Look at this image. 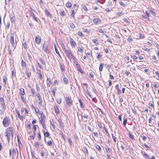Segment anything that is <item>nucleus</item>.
I'll use <instances>...</instances> for the list:
<instances>
[{"mask_svg":"<svg viewBox=\"0 0 159 159\" xmlns=\"http://www.w3.org/2000/svg\"><path fill=\"white\" fill-rule=\"evenodd\" d=\"M59 123L60 127H61L62 129H63L64 127V125L63 124V123L60 120L59 121Z\"/></svg>","mask_w":159,"mask_h":159,"instance_id":"dca6fc26","label":"nucleus"},{"mask_svg":"<svg viewBox=\"0 0 159 159\" xmlns=\"http://www.w3.org/2000/svg\"><path fill=\"white\" fill-rule=\"evenodd\" d=\"M106 150L108 153H111V150L108 147H107L105 148Z\"/></svg>","mask_w":159,"mask_h":159,"instance_id":"a878e982","label":"nucleus"},{"mask_svg":"<svg viewBox=\"0 0 159 159\" xmlns=\"http://www.w3.org/2000/svg\"><path fill=\"white\" fill-rule=\"evenodd\" d=\"M43 50L45 51L46 52H48V46L47 43H44L43 47Z\"/></svg>","mask_w":159,"mask_h":159,"instance_id":"6e6552de","label":"nucleus"},{"mask_svg":"<svg viewBox=\"0 0 159 159\" xmlns=\"http://www.w3.org/2000/svg\"><path fill=\"white\" fill-rule=\"evenodd\" d=\"M141 153H142V154L143 156H145L144 157L145 158H149L148 155L147 153H146L145 152H143V151H142Z\"/></svg>","mask_w":159,"mask_h":159,"instance_id":"f3484780","label":"nucleus"},{"mask_svg":"<svg viewBox=\"0 0 159 159\" xmlns=\"http://www.w3.org/2000/svg\"><path fill=\"white\" fill-rule=\"evenodd\" d=\"M38 139H39V140H41V135L40 134V131L38 132Z\"/></svg>","mask_w":159,"mask_h":159,"instance_id":"4c0bfd02","label":"nucleus"},{"mask_svg":"<svg viewBox=\"0 0 159 159\" xmlns=\"http://www.w3.org/2000/svg\"><path fill=\"white\" fill-rule=\"evenodd\" d=\"M14 34L13 33H11L10 39V42L11 44L13 50H14L17 44V41L16 40L15 41H14Z\"/></svg>","mask_w":159,"mask_h":159,"instance_id":"f257e3e1","label":"nucleus"},{"mask_svg":"<svg viewBox=\"0 0 159 159\" xmlns=\"http://www.w3.org/2000/svg\"><path fill=\"white\" fill-rule=\"evenodd\" d=\"M31 91L33 94L34 95L35 94V90L34 89H31Z\"/></svg>","mask_w":159,"mask_h":159,"instance_id":"bf43d9fd","label":"nucleus"},{"mask_svg":"<svg viewBox=\"0 0 159 159\" xmlns=\"http://www.w3.org/2000/svg\"><path fill=\"white\" fill-rule=\"evenodd\" d=\"M79 101L80 102V105L81 107V108H83L84 106L83 105V103L81 99H79Z\"/></svg>","mask_w":159,"mask_h":159,"instance_id":"37998d69","label":"nucleus"},{"mask_svg":"<svg viewBox=\"0 0 159 159\" xmlns=\"http://www.w3.org/2000/svg\"><path fill=\"white\" fill-rule=\"evenodd\" d=\"M127 119L126 118H125V119H124V121H123V125L124 126H125L126 125V123H127Z\"/></svg>","mask_w":159,"mask_h":159,"instance_id":"58836bf2","label":"nucleus"},{"mask_svg":"<svg viewBox=\"0 0 159 159\" xmlns=\"http://www.w3.org/2000/svg\"><path fill=\"white\" fill-rule=\"evenodd\" d=\"M112 137L115 143H116V137L115 136H113V135H112Z\"/></svg>","mask_w":159,"mask_h":159,"instance_id":"052dcab7","label":"nucleus"},{"mask_svg":"<svg viewBox=\"0 0 159 159\" xmlns=\"http://www.w3.org/2000/svg\"><path fill=\"white\" fill-rule=\"evenodd\" d=\"M64 52L70 60L75 58V57L70 50L66 49Z\"/></svg>","mask_w":159,"mask_h":159,"instance_id":"7ed1b4c3","label":"nucleus"},{"mask_svg":"<svg viewBox=\"0 0 159 159\" xmlns=\"http://www.w3.org/2000/svg\"><path fill=\"white\" fill-rule=\"evenodd\" d=\"M60 68L62 72H64L65 71V69L64 65H62L61 64H60Z\"/></svg>","mask_w":159,"mask_h":159,"instance_id":"bb28decb","label":"nucleus"},{"mask_svg":"<svg viewBox=\"0 0 159 159\" xmlns=\"http://www.w3.org/2000/svg\"><path fill=\"white\" fill-rule=\"evenodd\" d=\"M127 40L128 42H130L133 40V39L132 38L130 37H129L127 39Z\"/></svg>","mask_w":159,"mask_h":159,"instance_id":"13d9d810","label":"nucleus"},{"mask_svg":"<svg viewBox=\"0 0 159 159\" xmlns=\"http://www.w3.org/2000/svg\"><path fill=\"white\" fill-rule=\"evenodd\" d=\"M119 3L120 5L122 6L123 7H125V3L121 1L119 2Z\"/></svg>","mask_w":159,"mask_h":159,"instance_id":"603ef678","label":"nucleus"},{"mask_svg":"<svg viewBox=\"0 0 159 159\" xmlns=\"http://www.w3.org/2000/svg\"><path fill=\"white\" fill-rule=\"evenodd\" d=\"M78 34L79 36H82L83 34L81 32L79 31L78 32Z\"/></svg>","mask_w":159,"mask_h":159,"instance_id":"e2e57ef3","label":"nucleus"},{"mask_svg":"<svg viewBox=\"0 0 159 159\" xmlns=\"http://www.w3.org/2000/svg\"><path fill=\"white\" fill-rule=\"evenodd\" d=\"M96 148L98 151H101V147L99 145H96Z\"/></svg>","mask_w":159,"mask_h":159,"instance_id":"c9c22d12","label":"nucleus"},{"mask_svg":"<svg viewBox=\"0 0 159 159\" xmlns=\"http://www.w3.org/2000/svg\"><path fill=\"white\" fill-rule=\"evenodd\" d=\"M10 18L12 23L14 22V16L13 14L10 15Z\"/></svg>","mask_w":159,"mask_h":159,"instance_id":"4be33fe9","label":"nucleus"},{"mask_svg":"<svg viewBox=\"0 0 159 159\" xmlns=\"http://www.w3.org/2000/svg\"><path fill=\"white\" fill-rule=\"evenodd\" d=\"M20 94L23 95L25 94V92L24 89L23 88H21L20 89Z\"/></svg>","mask_w":159,"mask_h":159,"instance_id":"7c9ffc66","label":"nucleus"},{"mask_svg":"<svg viewBox=\"0 0 159 159\" xmlns=\"http://www.w3.org/2000/svg\"><path fill=\"white\" fill-rule=\"evenodd\" d=\"M70 44L72 48H75L76 46V42L74 41L72 38H70Z\"/></svg>","mask_w":159,"mask_h":159,"instance_id":"423d86ee","label":"nucleus"},{"mask_svg":"<svg viewBox=\"0 0 159 159\" xmlns=\"http://www.w3.org/2000/svg\"><path fill=\"white\" fill-rule=\"evenodd\" d=\"M41 38L39 36L38 37L36 36L35 39V41L37 44H39L41 41Z\"/></svg>","mask_w":159,"mask_h":159,"instance_id":"0eeeda50","label":"nucleus"},{"mask_svg":"<svg viewBox=\"0 0 159 159\" xmlns=\"http://www.w3.org/2000/svg\"><path fill=\"white\" fill-rule=\"evenodd\" d=\"M2 122L4 126L6 127L8 126L10 123V121L9 118L6 117L4 119Z\"/></svg>","mask_w":159,"mask_h":159,"instance_id":"20e7f679","label":"nucleus"},{"mask_svg":"<svg viewBox=\"0 0 159 159\" xmlns=\"http://www.w3.org/2000/svg\"><path fill=\"white\" fill-rule=\"evenodd\" d=\"M115 88L117 90V93L118 94H120L121 93V91L119 88V84H117L115 86Z\"/></svg>","mask_w":159,"mask_h":159,"instance_id":"ddd939ff","label":"nucleus"},{"mask_svg":"<svg viewBox=\"0 0 159 159\" xmlns=\"http://www.w3.org/2000/svg\"><path fill=\"white\" fill-rule=\"evenodd\" d=\"M32 17H33V19L35 21H37V18H36L34 15H33L32 16Z\"/></svg>","mask_w":159,"mask_h":159,"instance_id":"680f3d73","label":"nucleus"},{"mask_svg":"<svg viewBox=\"0 0 159 159\" xmlns=\"http://www.w3.org/2000/svg\"><path fill=\"white\" fill-rule=\"evenodd\" d=\"M21 66L23 68L26 67V62L23 60H22L21 61Z\"/></svg>","mask_w":159,"mask_h":159,"instance_id":"6ab92c4d","label":"nucleus"},{"mask_svg":"<svg viewBox=\"0 0 159 159\" xmlns=\"http://www.w3.org/2000/svg\"><path fill=\"white\" fill-rule=\"evenodd\" d=\"M82 117H84L85 119H87L88 117V115L87 114H84V115L82 116Z\"/></svg>","mask_w":159,"mask_h":159,"instance_id":"864d4df0","label":"nucleus"},{"mask_svg":"<svg viewBox=\"0 0 159 159\" xmlns=\"http://www.w3.org/2000/svg\"><path fill=\"white\" fill-rule=\"evenodd\" d=\"M34 146L36 147H39V143L38 142H36L34 143Z\"/></svg>","mask_w":159,"mask_h":159,"instance_id":"8fccbe9b","label":"nucleus"},{"mask_svg":"<svg viewBox=\"0 0 159 159\" xmlns=\"http://www.w3.org/2000/svg\"><path fill=\"white\" fill-rule=\"evenodd\" d=\"M36 125H34V126H33V128L34 129V134H35V131H36V129H37V128H36Z\"/></svg>","mask_w":159,"mask_h":159,"instance_id":"4d7b16f0","label":"nucleus"},{"mask_svg":"<svg viewBox=\"0 0 159 159\" xmlns=\"http://www.w3.org/2000/svg\"><path fill=\"white\" fill-rule=\"evenodd\" d=\"M104 64V63H101L100 64L99 67V70L100 71H102L103 68V66Z\"/></svg>","mask_w":159,"mask_h":159,"instance_id":"393cba45","label":"nucleus"},{"mask_svg":"<svg viewBox=\"0 0 159 159\" xmlns=\"http://www.w3.org/2000/svg\"><path fill=\"white\" fill-rule=\"evenodd\" d=\"M54 108L55 109L56 113H59L60 111L59 108H58V107L57 106H54Z\"/></svg>","mask_w":159,"mask_h":159,"instance_id":"412c9836","label":"nucleus"},{"mask_svg":"<svg viewBox=\"0 0 159 159\" xmlns=\"http://www.w3.org/2000/svg\"><path fill=\"white\" fill-rule=\"evenodd\" d=\"M40 123L42 125L44 123V121L43 120L42 118L41 117V120H40Z\"/></svg>","mask_w":159,"mask_h":159,"instance_id":"6e6d98bb","label":"nucleus"},{"mask_svg":"<svg viewBox=\"0 0 159 159\" xmlns=\"http://www.w3.org/2000/svg\"><path fill=\"white\" fill-rule=\"evenodd\" d=\"M101 21L99 19L97 18H94L93 20V23L96 24L100 23L101 22Z\"/></svg>","mask_w":159,"mask_h":159,"instance_id":"9d476101","label":"nucleus"},{"mask_svg":"<svg viewBox=\"0 0 159 159\" xmlns=\"http://www.w3.org/2000/svg\"><path fill=\"white\" fill-rule=\"evenodd\" d=\"M99 32L101 33L104 34V31L102 29H100L99 30Z\"/></svg>","mask_w":159,"mask_h":159,"instance_id":"0e129e2a","label":"nucleus"},{"mask_svg":"<svg viewBox=\"0 0 159 159\" xmlns=\"http://www.w3.org/2000/svg\"><path fill=\"white\" fill-rule=\"evenodd\" d=\"M13 131V129L11 127H9L6 130V131L5 132L6 136L9 142V137L11 135H12Z\"/></svg>","mask_w":159,"mask_h":159,"instance_id":"f03ea898","label":"nucleus"},{"mask_svg":"<svg viewBox=\"0 0 159 159\" xmlns=\"http://www.w3.org/2000/svg\"><path fill=\"white\" fill-rule=\"evenodd\" d=\"M142 139L144 141H145L147 139V137H146L145 136H143L142 137Z\"/></svg>","mask_w":159,"mask_h":159,"instance_id":"338daca9","label":"nucleus"},{"mask_svg":"<svg viewBox=\"0 0 159 159\" xmlns=\"http://www.w3.org/2000/svg\"><path fill=\"white\" fill-rule=\"evenodd\" d=\"M75 12L74 10H73L71 11V14L70 15L71 16L73 17V18H74L75 17Z\"/></svg>","mask_w":159,"mask_h":159,"instance_id":"c85d7f7f","label":"nucleus"},{"mask_svg":"<svg viewBox=\"0 0 159 159\" xmlns=\"http://www.w3.org/2000/svg\"><path fill=\"white\" fill-rule=\"evenodd\" d=\"M59 13L61 16H66V14L63 9H61Z\"/></svg>","mask_w":159,"mask_h":159,"instance_id":"f8f14e48","label":"nucleus"},{"mask_svg":"<svg viewBox=\"0 0 159 159\" xmlns=\"http://www.w3.org/2000/svg\"><path fill=\"white\" fill-rule=\"evenodd\" d=\"M106 134L108 136L109 135V134L107 130L106 129V128H105V127H104L103 128Z\"/></svg>","mask_w":159,"mask_h":159,"instance_id":"72a5a7b5","label":"nucleus"},{"mask_svg":"<svg viewBox=\"0 0 159 159\" xmlns=\"http://www.w3.org/2000/svg\"><path fill=\"white\" fill-rule=\"evenodd\" d=\"M44 130H43V132L44 133V135L45 137H48L49 136V134L48 132L44 133Z\"/></svg>","mask_w":159,"mask_h":159,"instance_id":"c756f323","label":"nucleus"},{"mask_svg":"<svg viewBox=\"0 0 159 159\" xmlns=\"http://www.w3.org/2000/svg\"><path fill=\"white\" fill-rule=\"evenodd\" d=\"M3 83L5 84H6L7 81V78L6 76H5L3 77Z\"/></svg>","mask_w":159,"mask_h":159,"instance_id":"cd10ccee","label":"nucleus"},{"mask_svg":"<svg viewBox=\"0 0 159 159\" xmlns=\"http://www.w3.org/2000/svg\"><path fill=\"white\" fill-rule=\"evenodd\" d=\"M92 41L96 45H98L99 43L98 40L96 39H92Z\"/></svg>","mask_w":159,"mask_h":159,"instance_id":"a211bd4d","label":"nucleus"},{"mask_svg":"<svg viewBox=\"0 0 159 159\" xmlns=\"http://www.w3.org/2000/svg\"><path fill=\"white\" fill-rule=\"evenodd\" d=\"M3 109L4 110L6 108V106L5 102L1 103Z\"/></svg>","mask_w":159,"mask_h":159,"instance_id":"ea45409f","label":"nucleus"},{"mask_svg":"<svg viewBox=\"0 0 159 159\" xmlns=\"http://www.w3.org/2000/svg\"><path fill=\"white\" fill-rule=\"evenodd\" d=\"M10 23L9 22H8L6 26V28H7V29H8L10 27Z\"/></svg>","mask_w":159,"mask_h":159,"instance_id":"09e8293b","label":"nucleus"},{"mask_svg":"<svg viewBox=\"0 0 159 159\" xmlns=\"http://www.w3.org/2000/svg\"><path fill=\"white\" fill-rule=\"evenodd\" d=\"M83 8L84 11H87L88 9L86 7L85 5L83 6Z\"/></svg>","mask_w":159,"mask_h":159,"instance_id":"3c124183","label":"nucleus"},{"mask_svg":"<svg viewBox=\"0 0 159 159\" xmlns=\"http://www.w3.org/2000/svg\"><path fill=\"white\" fill-rule=\"evenodd\" d=\"M123 14V13L121 11V12H118L117 13V15L119 17L120 16H122Z\"/></svg>","mask_w":159,"mask_h":159,"instance_id":"f704fd0d","label":"nucleus"},{"mask_svg":"<svg viewBox=\"0 0 159 159\" xmlns=\"http://www.w3.org/2000/svg\"><path fill=\"white\" fill-rule=\"evenodd\" d=\"M47 143L48 145L49 146H51L52 145V141L51 140L48 141L47 142Z\"/></svg>","mask_w":159,"mask_h":159,"instance_id":"a19ab883","label":"nucleus"},{"mask_svg":"<svg viewBox=\"0 0 159 159\" xmlns=\"http://www.w3.org/2000/svg\"><path fill=\"white\" fill-rule=\"evenodd\" d=\"M65 99L66 100V103L68 106H71L72 104V101L68 97H66Z\"/></svg>","mask_w":159,"mask_h":159,"instance_id":"39448f33","label":"nucleus"},{"mask_svg":"<svg viewBox=\"0 0 159 159\" xmlns=\"http://www.w3.org/2000/svg\"><path fill=\"white\" fill-rule=\"evenodd\" d=\"M132 58L134 60H136L138 58L135 55Z\"/></svg>","mask_w":159,"mask_h":159,"instance_id":"774afa93","label":"nucleus"},{"mask_svg":"<svg viewBox=\"0 0 159 159\" xmlns=\"http://www.w3.org/2000/svg\"><path fill=\"white\" fill-rule=\"evenodd\" d=\"M26 74L27 76L29 78L31 75L30 73L28 72L27 71L26 72Z\"/></svg>","mask_w":159,"mask_h":159,"instance_id":"a18cd8bd","label":"nucleus"},{"mask_svg":"<svg viewBox=\"0 0 159 159\" xmlns=\"http://www.w3.org/2000/svg\"><path fill=\"white\" fill-rule=\"evenodd\" d=\"M68 142H69V144L70 145H71L72 144V141H71V140H70V139L69 138H68Z\"/></svg>","mask_w":159,"mask_h":159,"instance_id":"5fc2aeb1","label":"nucleus"},{"mask_svg":"<svg viewBox=\"0 0 159 159\" xmlns=\"http://www.w3.org/2000/svg\"><path fill=\"white\" fill-rule=\"evenodd\" d=\"M78 51L80 52L83 53V51L82 48V47H78Z\"/></svg>","mask_w":159,"mask_h":159,"instance_id":"2f4dec72","label":"nucleus"},{"mask_svg":"<svg viewBox=\"0 0 159 159\" xmlns=\"http://www.w3.org/2000/svg\"><path fill=\"white\" fill-rule=\"evenodd\" d=\"M129 137L131 139H134V137L133 135L130 134H129Z\"/></svg>","mask_w":159,"mask_h":159,"instance_id":"69168bd1","label":"nucleus"},{"mask_svg":"<svg viewBox=\"0 0 159 159\" xmlns=\"http://www.w3.org/2000/svg\"><path fill=\"white\" fill-rule=\"evenodd\" d=\"M37 96L39 100V104L40 105H41L43 101L41 99L40 94L39 93H37Z\"/></svg>","mask_w":159,"mask_h":159,"instance_id":"1a4fd4ad","label":"nucleus"},{"mask_svg":"<svg viewBox=\"0 0 159 159\" xmlns=\"http://www.w3.org/2000/svg\"><path fill=\"white\" fill-rule=\"evenodd\" d=\"M47 86H50L52 84L51 79L50 78H48L47 79Z\"/></svg>","mask_w":159,"mask_h":159,"instance_id":"4468645a","label":"nucleus"},{"mask_svg":"<svg viewBox=\"0 0 159 159\" xmlns=\"http://www.w3.org/2000/svg\"><path fill=\"white\" fill-rule=\"evenodd\" d=\"M16 111V112H17V115L18 116L19 118L20 119H21V120H23V119L24 118V116H20L19 112L18 111Z\"/></svg>","mask_w":159,"mask_h":159,"instance_id":"2eb2a0df","label":"nucleus"},{"mask_svg":"<svg viewBox=\"0 0 159 159\" xmlns=\"http://www.w3.org/2000/svg\"><path fill=\"white\" fill-rule=\"evenodd\" d=\"M61 46L62 48V49L64 50V51L65 50H66V48L65 47V45H64L63 43L62 42H61Z\"/></svg>","mask_w":159,"mask_h":159,"instance_id":"5701e85b","label":"nucleus"},{"mask_svg":"<svg viewBox=\"0 0 159 159\" xmlns=\"http://www.w3.org/2000/svg\"><path fill=\"white\" fill-rule=\"evenodd\" d=\"M70 27L72 29L74 28L75 27L74 24L72 23L70 24Z\"/></svg>","mask_w":159,"mask_h":159,"instance_id":"de8ad7c7","label":"nucleus"},{"mask_svg":"<svg viewBox=\"0 0 159 159\" xmlns=\"http://www.w3.org/2000/svg\"><path fill=\"white\" fill-rule=\"evenodd\" d=\"M40 62L43 64H44L45 65V64L44 61V60L42 58H40Z\"/></svg>","mask_w":159,"mask_h":159,"instance_id":"c03bdc74","label":"nucleus"},{"mask_svg":"<svg viewBox=\"0 0 159 159\" xmlns=\"http://www.w3.org/2000/svg\"><path fill=\"white\" fill-rule=\"evenodd\" d=\"M71 4L70 2H68L66 4V6L70 8L71 7Z\"/></svg>","mask_w":159,"mask_h":159,"instance_id":"e433bc0d","label":"nucleus"},{"mask_svg":"<svg viewBox=\"0 0 159 159\" xmlns=\"http://www.w3.org/2000/svg\"><path fill=\"white\" fill-rule=\"evenodd\" d=\"M57 101L58 103L60 104L61 102V98H57Z\"/></svg>","mask_w":159,"mask_h":159,"instance_id":"473e14b6","label":"nucleus"},{"mask_svg":"<svg viewBox=\"0 0 159 159\" xmlns=\"http://www.w3.org/2000/svg\"><path fill=\"white\" fill-rule=\"evenodd\" d=\"M55 49L56 53H57V54H58L59 56V57L60 58H61V56L60 55V53H59L57 49V48L55 45Z\"/></svg>","mask_w":159,"mask_h":159,"instance_id":"b1692460","label":"nucleus"},{"mask_svg":"<svg viewBox=\"0 0 159 159\" xmlns=\"http://www.w3.org/2000/svg\"><path fill=\"white\" fill-rule=\"evenodd\" d=\"M37 74L39 75V77L40 79L42 80L43 79V76L41 73V71H39V72H38Z\"/></svg>","mask_w":159,"mask_h":159,"instance_id":"aec40b11","label":"nucleus"},{"mask_svg":"<svg viewBox=\"0 0 159 159\" xmlns=\"http://www.w3.org/2000/svg\"><path fill=\"white\" fill-rule=\"evenodd\" d=\"M89 75L90 77L92 78H93V72H89Z\"/></svg>","mask_w":159,"mask_h":159,"instance_id":"49530a36","label":"nucleus"},{"mask_svg":"<svg viewBox=\"0 0 159 159\" xmlns=\"http://www.w3.org/2000/svg\"><path fill=\"white\" fill-rule=\"evenodd\" d=\"M62 77L63 79V81L64 83L66 84H68V80L67 78L65 77L64 75H63Z\"/></svg>","mask_w":159,"mask_h":159,"instance_id":"9b49d317","label":"nucleus"},{"mask_svg":"<svg viewBox=\"0 0 159 159\" xmlns=\"http://www.w3.org/2000/svg\"><path fill=\"white\" fill-rule=\"evenodd\" d=\"M34 110L35 111L36 113H38L39 112V109L37 107H36Z\"/></svg>","mask_w":159,"mask_h":159,"instance_id":"79ce46f5","label":"nucleus"}]
</instances>
